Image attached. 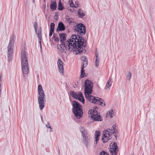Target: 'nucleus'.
Returning a JSON list of instances; mask_svg holds the SVG:
<instances>
[{
	"mask_svg": "<svg viewBox=\"0 0 155 155\" xmlns=\"http://www.w3.org/2000/svg\"><path fill=\"white\" fill-rule=\"evenodd\" d=\"M64 8V7L63 6L61 0H59L58 4V9L59 11H62Z\"/></svg>",
	"mask_w": 155,
	"mask_h": 155,
	"instance_id": "nucleus-18",
	"label": "nucleus"
},
{
	"mask_svg": "<svg viewBox=\"0 0 155 155\" xmlns=\"http://www.w3.org/2000/svg\"><path fill=\"white\" fill-rule=\"evenodd\" d=\"M111 129H109L105 130L104 132L103 131L104 133H105L103 135L102 137V140L103 143H105L108 141V140L111 139L110 138L111 134H110V131Z\"/></svg>",
	"mask_w": 155,
	"mask_h": 155,
	"instance_id": "nucleus-8",
	"label": "nucleus"
},
{
	"mask_svg": "<svg viewBox=\"0 0 155 155\" xmlns=\"http://www.w3.org/2000/svg\"><path fill=\"white\" fill-rule=\"evenodd\" d=\"M50 8L52 11H53L56 9L57 8V5L55 1L51 2L50 5Z\"/></svg>",
	"mask_w": 155,
	"mask_h": 155,
	"instance_id": "nucleus-15",
	"label": "nucleus"
},
{
	"mask_svg": "<svg viewBox=\"0 0 155 155\" xmlns=\"http://www.w3.org/2000/svg\"><path fill=\"white\" fill-rule=\"evenodd\" d=\"M113 131H114V129H113V128H112V127L111 128V131H110V132H111L110 134H111V135H112L113 134L114 135V132Z\"/></svg>",
	"mask_w": 155,
	"mask_h": 155,
	"instance_id": "nucleus-41",
	"label": "nucleus"
},
{
	"mask_svg": "<svg viewBox=\"0 0 155 155\" xmlns=\"http://www.w3.org/2000/svg\"><path fill=\"white\" fill-rule=\"evenodd\" d=\"M111 86V84H109L108 82H107L106 85V86L105 87V89H107L108 88H109Z\"/></svg>",
	"mask_w": 155,
	"mask_h": 155,
	"instance_id": "nucleus-34",
	"label": "nucleus"
},
{
	"mask_svg": "<svg viewBox=\"0 0 155 155\" xmlns=\"http://www.w3.org/2000/svg\"><path fill=\"white\" fill-rule=\"evenodd\" d=\"M69 4H70V5L71 7H75V6H74V4H73V2L71 1V2L69 1Z\"/></svg>",
	"mask_w": 155,
	"mask_h": 155,
	"instance_id": "nucleus-36",
	"label": "nucleus"
},
{
	"mask_svg": "<svg viewBox=\"0 0 155 155\" xmlns=\"http://www.w3.org/2000/svg\"><path fill=\"white\" fill-rule=\"evenodd\" d=\"M90 114L91 116L93 115L96 116L98 114L97 111L94 109H91V110Z\"/></svg>",
	"mask_w": 155,
	"mask_h": 155,
	"instance_id": "nucleus-21",
	"label": "nucleus"
},
{
	"mask_svg": "<svg viewBox=\"0 0 155 155\" xmlns=\"http://www.w3.org/2000/svg\"><path fill=\"white\" fill-rule=\"evenodd\" d=\"M41 118V121L42 122H43V116L42 115H40Z\"/></svg>",
	"mask_w": 155,
	"mask_h": 155,
	"instance_id": "nucleus-45",
	"label": "nucleus"
},
{
	"mask_svg": "<svg viewBox=\"0 0 155 155\" xmlns=\"http://www.w3.org/2000/svg\"><path fill=\"white\" fill-rule=\"evenodd\" d=\"M39 44L40 45H41V41H40V40H39Z\"/></svg>",
	"mask_w": 155,
	"mask_h": 155,
	"instance_id": "nucleus-49",
	"label": "nucleus"
},
{
	"mask_svg": "<svg viewBox=\"0 0 155 155\" xmlns=\"http://www.w3.org/2000/svg\"><path fill=\"white\" fill-rule=\"evenodd\" d=\"M110 150L111 154L112 155H116L118 153V149H110Z\"/></svg>",
	"mask_w": 155,
	"mask_h": 155,
	"instance_id": "nucleus-19",
	"label": "nucleus"
},
{
	"mask_svg": "<svg viewBox=\"0 0 155 155\" xmlns=\"http://www.w3.org/2000/svg\"><path fill=\"white\" fill-rule=\"evenodd\" d=\"M14 36L13 35L10 37L9 42L8 46V59L9 62L12 60V48L13 47L14 42L15 41Z\"/></svg>",
	"mask_w": 155,
	"mask_h": 155,
	"instance_id": "nucleus-5",
	"label": "nucleus"
},
{
	"mask_svg": "<svg viewBox=\"0 0 155 155\" xmlns=\"http://www.w3.org/2000/svg\"><path fill=\"white\" fill-rule=\"evenodd\" d=\"M41 28L40 27L39 28V30H38V32L37 31V33H36V34H41Z\"/></svg>",
	"mask_w": 155,
	"mask_h": 155,
	"instance_id": "nucleus-37",
	"label": "nucleus"
},
{
	"mask_svg": "<svg viewBox=\"0 0 155 155\" xmlns=\"http://www.w3.org/2000/svg\"><path fill=\"white\" fill-rule=\"evenodd\" d=\"M54 31H50V32L49 34V37H51L52 35V34L53 33H54Z\"/></svg>",
	"mask_w": 155,
	"mask_h": 155,
	"instance_id": "nucleus-42",
	"label": "nucleus"
},
{
	"mask_svg": "<svg viewBox=\"0 0 155 155\" xmlns=\"http://www.w3.org/2000/svg\"><path fill=\"white\" fill-rule=\"evenodd\" d=\"M57 64L59 72L62 73L61 74H63V72L64 71L63 66L64 63L60 58L58 59Z\"/></svg>",
	"mask_w": 155,
	"mask_h": 155,
	"instance_id": "nucleus-10",
	"label": "nucleus"
},
{
	"mask_svg": "<svg viewBox=\"0 0 155 155\" xmlns=\"http://www.w3.org/2000/svg\"><path fill=\"white\" fill-rule=\"evenodd\" d=\"M72 112L75 116L78 119H80L82 116L83 112L82 106L77 101L72 102Z\"/></svg>",
	"mask_w": 155,
	"mask_h": 155,
	"instance_id": "nucleus-4",
	"label": "nucleus"
},
{
	"mask_svg": "<svg viewBox=\"0 0 155 155\" xmlns=\"http://www.w3.org/2000/svg\"><path fill=\"white\" fill-rule=\"evenodd\" d=\"M67 21L69 23H74V19L72 18H66Z\"/></svg>",
	"mask_w": 155,
	"mask_h": 155,
	"instance_id": "nucleus-27",
	"label": "nucleus"
},
{
	"mask_svg": "<svg viewBox=\"0 0 155 155\" xmlns=\"http://www.w3.org/2000/svg\"><path fill=\"white\" fill-rule=\"evenodd\" d=\"M40 49H41V51H42L41 44L40 45Z\"/></svg>",
	"mask_w": 155,
	"mask_h": 155,
	"instance_id": "nucleus-48",
	"label": "nucleus"
},
{
	"mask_svg": "<svg viewBox=\"0 0 155 155\" xmlns=\"http://www.w3.org/2000/svg\"><path fill=\"white\" fill-rule=\"evenodd\" d=\"M77 100H79L83 104L84 103V100L82 94L81 96L80 95L78 97V98Z\"/></svg>",
	"mask_w": 155,
	"mask_h": 155,
	"instance_id": "nucleus-24",
	"label": "nucleus"
},
{
	"mask_svg": "<svg viewBox=\"0 0 155 155\" xmlns=\"http://www.w3.org/2000/svg\"><path fill=\"white\" fill-rule=\"evenodd\" d=\"M95 142L94 144V147H95L96 146V145L97 144V141H96V139L94 140Z\"/></svg>",
	"mask_w": 155,
	"mask_h": 155,
	"instance_id": "nucleus-44",
	"label": "nucleus"
},
{
	"mask_svg": "<svg viewBox=\"0 0 155 155\" xmlns=\"http://www.w3.org/2000/svg\"><path fill=\"white\" fill-rule=\"evenodd\" d=\"M46 127L48 128H50V132H52V128L50 126V124L49 123V122H48V123L46 125Z\"/></svg>",
	"mask_w": 155,
	"mask_h": 155,
	"instance_id": "nucleus-30",
	"label": "nucleus"
},
{
	"mask_svg": "<svg viewBox=\"0 0 155 155\" xmlns=\"http://www.w3.org/2000/svg\"><path fill=\"white\" fill-rule=\"evenodd\" d=\"M111 143L110 144V146L111 147H110V149H118V147L117 146V143L116 142H114V143L112 145V146H111Z\"/></svg>",
	"mask_w": 155,
	"mask_h": 155,
	"instance_id": "nucleus-23",
	"label": "nucleus"
},
{
	"mask_svg": "<svg viewBox=\"0 0 155 155\" xmlns=\"http://www.w3.org/2000/svg\"><path fill=\"white\" fill-rule=\"evenodd\" d=\"M79 128L82 137L88 135L87 130H85L84 127L82 126H80Z\"/></svg>",
	"mask_w": 155,
	"mask_h": 155,
	"instance_id": "nucleus-12",
	"label": "nucleus"
},
{
	"mask_svg": "<svg viewBox=\"0 0 155 155\" xmlns=\"http://www.w3.org/2000/svg\"><path fill=\"white\" fill-rule=\"evenodd\" d=\"M43 90L42 88V86L41 84H39L38 87V90Z\"/></svg>",
	"mask_w": 155,
	"mask_h": 155,
	"instance_id": "nucleus-38",
	"label": "nucleus"
},
{
	"mask_svg": "<svg viewBox=\"0 0 155 155\" xmlns=\"http://www.w3.org/2000/svg\"><path fill=\"white\" fill-rule=\"evenodd\" d=\"M82 142L85 146L88 148L91 145V140L88 135L82 137Z\"/></svg>",
	"mask_w": 155,
	"mask_h": 155,
	"instance_id": "nucleus-9",
	"label": "nucleus"
},
{
	"mask_svg": "<svg viewBox=\"0 0 155 155\" xmlns=\"http://www.w3.org/2000/svg\"><path fill=\"white\" fill-rule=\"evenodd\" d=\"M78 82H77V84H75V86H73V87H74V88H76V87L77 86V85H78Z\"/></svg>",
	"mask_w": 155,
	"mask_h": 155,
	"instance_id": "nucleus-46",
	"label": "nucleus"
},
{
	"mask_svg": "<svg viewBox=\"0 0 155 155\" xmlns=\"http://www.w3.org/2000/svg\"><path fill=\"white\" fill-rule=\"evenodd\" d=\"M93 83L91 81L88 79L85 80L84 87V94L86 98L87 101L91 102L99 105H101L104 102V106H105V103L103 99L90 95L93 91Z\"/></svg>",
	"mask_w": 155,
	"mask_h": 155,
	"instance_id": "nucleus-2",
	"label": "nucleus"
},
{
	"mask_svg": "<svg viewBox=\"0 0 155 155\" xmlns=\"http://www.w3.org/2000/svg\"><path fill=\"white\" fill-rule=\"evenodd\" d=\"M70 93L73 97L77 100L78 99V98L80 95H81V96L82 95V94L81 92H79L78 93H76L74 92V91H70Z\"/></svg>",
	"mask_w": 155,
	"mask_h": 155,
	"instance_id": "nucleus-13",
	"label": "nucleus"
},
{
	"mask_svg": "<svg viewBox=\"0 0 155 155\" xmlns=\"http://www.w3.org/2000/svg\"><path fill=\"white\" fill-rule=\"evenodd\" d=\"M111 81L110 80V78L108 80V81H107V82H108V83L110 84V82H111Z\"/></svg>",
	"mask_w": 155,
	"mask_h": 155,
	"instance_id": "nucleus-47",
	"label": "nucleus"
},
{
	"mask_svg": "<svg viewBox=\"0 0 155 155\" xmlns=\"http://www.w3.org/2000/svg\"><path fill=\"white\" fill-rule=\"evenodd\" d=\"M32 2L33 3H34L35 2V0H32Z\"/></svg>",
	"mask_w": 155,
	"mask_h": 155,
	"instance_id": "nucleus-50",
	"label": "nucleus"
},
{
	"mask_svg": "<svg viewBox=\"0 0 155 155\" xmlns=\"http://www.w3.org/2000/svg\"><path fill=\"white\" fill-rule=\"evenodd\" d=\"M109 115L110 116V117L111 118L112 117H113V116H112V115L114 113V111H113V110H111L110 111H109Z\"/></svg>",
	"mask_w": 155,
	"mask_h": 155,
	"instance_id": "nucleus-35",
	"label": "nucleus"
},
{
	"mask_svg": "<svg viewBox=\"0 0 155 155\" xmlns=\"http://www.w3.org/2000/svg\"><path fill=\"white\" fill-rule=\"evenodd\" d=\"M65 29V26L62 22H59L58 23V28L56 31L57 32L64 31Z\"/></svg>",
	"mask_w": 155,
	"mask_h": 155,
	"instance_id": "nucleus-11",
	"label": "nucleus"
},
{
	"mask_svg": "<svg viewBox=\"0 0 155 155\" xmlns=\"http://www.w3.org/2000/svg\"><path fill=\"white\" fill-rule=\"evenodd\" d=\"M85 66H84V65H82L81 70V78H83L84 76H86L85 75V71L84 69Z\"/></svg>",
	"mask_w": 155,
	"mask_h": 155,
	"instance_id": "nucleus-17",
	"label": "nucleus"
},
{
	"mask_svg": "<svg viewBox=\"0 0 155 155\" xmlns=\"http://www.w3.org/2000/svg\"><path fill=\"white\" fill-rule=\"evenodd\" d=\"M95 54H96V58H98V57H99L98 52L97 51H96L95 52Z\"/></svg>",
	"mask_w": 155,
	"mask_h": 155,
	"instance_id": "nucleus-43",
	"label": "nucleus"
},
{
	"mask_svg": "<svg viewBox=\"0 0 155 155\" xmlns=\"http://www.w3.org/2000/svg\"><path fill=\"white\" fill-rule=\"evenodd\" d=\"M75 31L77 32L78 34L84 35L86 33V28L85 26L81 23L77 24L74 26Z\"/></svg>",
	"mask_w": 155,
	"mask_h": 155,
	"instance_id": "nucleus-7",
	"label": "nucleus"
},
{
	"mask_svg": "<svg viewBox=\"0 0 155 155\" xmlns=\"http://www.w3.org/2000/svg\"><path fill=\"white\" fill-rule=\"evenodd\" d=\"M131 77V74L130 72H127V75L126 77V78L127 79L130 80Z\"/></svg>",
	"mask_w": 155,
	"mask_h": 155,
	"instance_id": "nucleus-28",
	"label": "nucleus"
},
{
	"mask_svg": "<svg viewBox=\"0 0 155 155\" xmlns=\"http://www.w3.org/2000/svg\"><path fill=\"white\" fill-rule=\"evenodd\" d=\"M116 125H113L112 127L114 129V135L116 137V139H117V134H118V130L116 129H115Z\"/></svg>",
	"mask_w": 155,
	"mask_h": 155,
	"instance_id": "nucleus-20",
	"label": "nucleus"
},
{
	"mask_svg": "<svg viewBox=\"0 0 155 155\" xmlns=\"http://www.w3.org/2000/svg\"><path fill=\"white\" fill-rule=\"evenodd\" d=\"M26 0V1H27V0Z\"/></svg>",
	"mask_w": 155,
	"mask_h": 155,
	"instance_id": "nucleus-51",
	"label": "nucleus"
},
{
	"mask_svg": "<svg viewBox=\"0 0 155 155\" xmlns=\"http://www.w3.org/2000/svg\"><path fill=\"white\" fill-rule=\"evenodd\" d=\"M99 58L98 57V58H95V66L96 67H97L99 66Z\"/></svg>",
	"mask_w": 155,
	"mask_h": 155,
	"instance_id": "nucleus-26",
	"label": "nucleus"
},
{
	"mask_svg": "<svg viewBox=\"0 0 155 155\" xmlns=\"http://www.w3.org/2000/svg\"><path fill=\"white\" fill-rule=\"evenodd\" d=\"M99 155H109L107 153L104 151H102L99 154Z\"/></svg>",
	"mask_w": 155,
	"mask_h": 155,
	"instance_id": "nucleus-32",
	"label": "nucleus"
},
{
	"mask_svg": "<svg viewBox=\"0 0 155 155\" xmlns=\"http://www.w3.org/2000/svg\"><path fill=\"white\" fill-rule=\"evenodd\" d=\"M55 24L53 23H51L50 24V31H54Z\"/></svg>",
	"mask_w": 155,
	"mask_h": 155,
	"instance_id": "nucleus-25",
	"label": "nucleus"
},
{
	"mask_svg": "<svg viewBox=\"0 0 155 155\" xmlns=\"http://www.w3.org/2000/svg\"><path fill=\"white\" fill-rule=\"evenodd\" d=\"M88 64V61L87 60L86 61V62H84V63H83V65H84V66H85V67H86L87 66V65Z\"/></svg>",
	"mask_w": 155,
	"mask_h": 155,
	"instance_id": "nucleus-39",
	"label": "nucleus"
},
{
	"mask_svg": "<svg viewBox=\"0 0 155 155\" xmlns=\"http://www.w3.org/2000/svg\"><path fill=\"white\" fill-rule=\"evenodd\" d=\"M91 118L94 120V121H101L102 120V118L100 115L98 114L96 116H91Z\"/></svg>",
	"mask_w": 155,
	"mask_h": 155,
	"instance_id": "nucleus-14",
	"label": "nucleus"
},
{
	"mask_svg": "<svg viewBox=\"0 0 155 155\" xmlns=\"http://www.w3.org/2000/svg\"><path fill=\"white\" fill-rule=\"evenodd\" d=\"M21 66L23 74H27L29 72L27 54L23 50L21 51Z\"/></svg>",
	"mask_w": 155,
	"mask_h": 155,
	"instance_id": "nucleus-3",
	"label": "nucleus"
},
{
	"mask_svg": "<svg viewBox=\"0 0 155 155\" xmlns=\"http://www.w3.org/2000/svg\"><path fill=\"white\" fill-rule=\"evenodd\" d=\"M38 93L39 95L38 97V103L40 109L42 110L45 107V95L43 90L38 91Z\"/></svg>",
	"mask_w": 155,
	"mask_h": 155,
	"instance_id": "nucleus-6",
	"label": "nucleus"
},
{
	"mask_svg": "<svg viewBox=\"0 0 155 155\" xmlns=\"http://www.w3.org/2000/svg\"><path fill=\"white\" fill-rule=\"evenodd\" d=\"M38 35V38L39 40H40V41H41V34H37Z\"/></svg>",
	"mask_w": 155,
	"mask_h": 155,
	"instance_id": "nucleus-40",
	"label": "nucleus"
},
{
	"mask_svg": "<svg viewBox=\"0 0 155 155\" xmlns=\"http://www.w3.org/2000/svg\"><path fill=\"white\" fill-rule=\"evenodd\" d=\"M38 26V23L36 22H34V28H35V32L37 33V27Z\"/></svg>",
	"mask_w": 155,
	"mask_h": 155,
	"instance_id": "nucleus-33",
	"label": "nucleus"
},
{
	"mask_svg": "<svg viewBox=\"0 0 155 155\" xmlns=\"http://www.w3.org/2000/svg\"><path fill=\"white\" fill-rule=\"evenodd\" d=\"M78 15L80 18H82L85 15V14L84 13L83 11L81 8L78 9Z\"/></svg>",
	"mask_w": 155,
	"mask_h": 155,
	"instance_id": "nucleus-16",
	"label": "nucleus"
},
{
	"mask_svg": "<svg viewBox=\"0 0 155 155\" xmlns=\"http://www.w3.org/2000/svg\"><path fill=\"white\" fill-rule=\"evenodd\" d=\"M66 35L65 33L59 34L61 43L63 48H62L61 45H58V49L59 46H60L61 48L64 50L67 48V46L68 50L70 52H74L76 54L82 52L83 48L82 47H84L86 46V44L84 45V38L78 34V35H73L71 38L68 40L65 43L64 41L66 40Z\"/></svg>",
	"mask_w": 155,
	"mask_h": 155,
	"instance_id": "nucleus-1",
	"label": "nucleus"
},
{
	"mask_svg": "<svg viewBox=\"0 0 155 155\" xmlns=\"http://www.w3.org/2000/svg\"><path fill=\"white\" fill-rule=\"evenodd\" d=\"M81 59L84 62H86V61L87 60V58L84 56H82L81 58Z\"/></svg>",
	"mask_w": 155,
	"mask_h": 155,
	"instance_id": "nucleus-31",
	"label": "nucleus"
},
{
	"mask_svg": "<svg viewBox=\"0 0 155 155\" xmlns=\"http://www.w3.org/2000/svg\"><path fill=\"white\" fill-rule=\"evenodd\" d=\"M100 132L97 130L95 131V138L96 139V141H98L99 140V137L100 135Z\"/></svg>",
	"mask_w": 155,
	"mask_h": 155,
	"instance_id": "nucleus-22",
	"label": "nucleus"
},
{
	"mask_svg": "<svg viewBox=\"0 0 155 155\" xmlns=\"http://www.w3.org/2000/svg\"><path fill=\"white\" fill-rule=\"evenodd\" d=\"M52 38L54 39L55 41L58 42L59 41V38L58 37H57L55 35V34H54L52 37Z\"/></svg>",
	"mask_w": 155,
	"mask_h": 155,
	"instance_id": "nucleus-29",
	"label": "nucleus"
}]
</instances>
